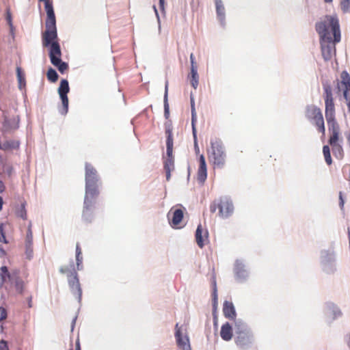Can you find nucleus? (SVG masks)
Segmentation results:
<instances>
[{
  "mask_svg": "<svg viewBox=\"0 0 350 350\" xmlns=\"http://www.w3.org/2000/svg\"><path fill=\"white\" fill-rule=\"evenodd\" d=\"M190 62H191V68H192L193 66H196L195 65V57H194V55L193 53H191L190 55Z\"/></svg>",
  "mask_w": 350,
  "mask_h": 350,
  "instance_id": "5fc2aeb1",
  "label": "nucleus"
},
{
  "mask_svg": "<svg viewBox=\"0 0 350 350\" xmlns=\"http://www.w3.org/2000/svg\"><path fill=\"white\" fill-rule=\"evenodd\" d=\"M207 177L206 169H198L197 180L201 185H203Z\"/></svg>",
  "mask_w": 350,
  "mask_h": 350,
  "instance_id": "2f4dec72",
  "label": "nucleus"
},
{
  "mask_svg": "<svg viewBox=\"0 0 350 350\" xmlns=\"http://www.w3.org/2000/svg\"><path fill=\"white\" fill-rule=\"evenodd\" d=\"M80 255H81V247H80L79 243H77L76 245V256H80Z\"/></svg>",
  "mask_w": 350,
  "mask_h": 350,
  "instance_id": "6e6d98bb",
  "label": "nucleus"
},
{
  "mask_svg": "<svg viewBox=\"0 0 350 350\" xmlns=\"http://www.w3.org/2000/svg\"><path fill=\"white\" fill-rule=\"evenodd\" d=\"M7 317V311L3 308L0 307V321L5 319Z\"/></svg>",
  "mask_w": 350,
  "mask_h": 350,
  "instance_id": "49530a36",
  "label": "nucleus"
},
{
  "mask_svg": "<svg viewBox=\"0 0 350 350\" xmlns=\"http://www.w3.org/2000/svg\"><path fill=\"white\" fill-rule=\"evenodd\" d=\"M194 141V148H195V150L196 151V152H199V147H198V140L197 139H193Z\"/></svg>",
  "mask_w": 350,
  "mask_h": 350,
  "instance_id": "052dcab7",
  "label": "nucleus"
},
{
  "mask_svg": "<svg viewBox=\"0 0 350 350\" xmlns=\"http://www.w3.org/2000/svg\"><path fill=\"white\" fill-rule=\"evenodd\" d=\"M191 113H196V108H195V105H193L191 106Z\"/></svg>",
  "mask_w": 350,
  "mask_h": 350,
  "instance_id": "774afa93",
  "label": "nucleus"
},
{
  "mask_svg": "<svg viewBox=\"0 0 350 350\" xmlns=\"http://www.w3.org/2000/svg\"><path fill=\"white\" fill-rule=\"evenodd\" d=\"M165 0H159V7L162 11H164Z\"/></svg>",
  "mask_w": 350,
  "mask_h": 350,
  "instance_id": "bf43d9fd",
  "label": "nucleus"
},
{
  "mask_svg": "<svg viewBox=\"0 0 350 350\" xmlns=\"http://www.w3.org/2000/svg\"><path fill=\"white\" fill-rule=\"evenodd\" d=\"M223 312L226 318L232 319L236 317L235 309L232 302L228 301H224Z\"/></svg>",
  "mask_w": 350,
  "mask_h": 350,
  "instance_id": "a211bd4d",
  "label": "nucleus"
},
{
  "mask_svg": "<svg viewBox=\"0 0 350 350\" xmlns=\"http://www.w3.org/2000/svg\"><path fill=\"white\" fill-rule=\"evenodd\" d=\"M164 116L165 119L170 117V107L168 103V81L165 82V92L163 96Z\"/></svg>",
  "mask_w": 350,
  "mask_h": 350,
  "instance_id": "412c9836",
  "label": "nucleus"
},
{
  "mask_svg": "<svg viewBox=\"0 0 350 350\" xmlns=\"http://www.w3.org/2000/svg\"><path fill=\"white\" fill-rule=\"evenodd\" d=\"M18 116L13 117L5 120V126L10 130H16L19 127Z\"/></svg>",
  "mask_w": 350,
  "mask_h": 350,
  "instance_id": "5701e85b",
  "label": "nucleus"
},
{
  "mask_svg": "<svg viewBox=\"0 0 350 350\" xmlns=\"http://www.w3.org/2000/svg\"><path fill=\"white\" fill-rule=\"evenodd\" d=\"M42 45L45 47L50 46L49 57L51 62L57 67L62 62L61 48L57 40H51L48 44H46L44 40H42Z\"/></svg>",
  "mask_w": 350,
  "mask_h": 350,
  "instance_id": "1a4fd4ad",
  "label": "nucleus"
},
{
  "mask_svg": "<svg viewBox=\"0 0 350 350\" xmlns=\"http://www.w3.org/2000/svg\"><path fill=\"white\" fill-rule=\"evenodd\" d=\"M75 350H81L80 342L79 340L76 341Z\"/></svg>",
  "mask_w": 350,
  "mask_h": 350,
  "instance_id": "e2e57ef3",
  "label": "nucleus"
},
{
  "mask_svg": "<svg viewBox=\"0 0 350 350\" xmlns=\"http://www.w3.org/2000/svg\"><path fill=\"white\" fill-rule=\"evenodd\" d=\"M10 281L14 284L16 290L18 293H23L24 282L19 277L17 276L16 274H13V278L10 279Z\"/></svg>",
  "mask_w": 350,
  "mask_h": 350,
  "instance_id": "b1692460",
  "label": "nucleus"
},
{
  "mask_svg": "<svg viewBox=\"0 0 350 350\" xmlns=\"http://www.w3.org/2000/svg\"><path fill=\"white\" fill-rule=\"evenodd\" d=\"M0 272L2 275H5V280H6V278H8L10 280L13 278V274L11 275L9 273L8 267L5 266L1 267Z\"/></svg>",
  "mask_w": 350,
  "mask_h": 350,
  "instance_id": "4c0bfd02",
  "label": "nucleus"
},
{
  "mask_svg": "<svg viewBox=\"0 0 350 350\" xmlns=\"http://www.w3.org/2000/svg\"><path fill=\"white\" fill-rule=\"evenodd\" d=\"M94 204V203L89 207L88 210L85 209V205L83 206V219L90 222L92 219V206Z\"/></svg>",
  "mask_w": 350,
  "mask_h": 350,
  "instance_id": "f704fd0d",
  "label": "nucleus"
},
{
  "mask_svg": "<svg viewBox=\"0 0 350 350\" xmlns=\"http://www.w3.org/2000/svg\"><path fill=\"white\" fill-rule=\"evenodd\" d=\"M323 152L325 157V162L327 165H331L332 163L330 150L328 146L325 145L323 147Z\"/></svg>",
  "mask_w": 350,
  "mask_h": 350,
  "instance_id": "473e14b6",
  "label": "nucleus"
},
{
  "mask_svg": "<svg viewBox=\"0 0 350 350\" xmlns=\"http://www.w3.org/2000/svg\"><path fill=\"white\" fill-rule=\"evenodd\" d=\"M218 207V205H216L215 204H213L210 206V211L211 213H215L217 210V208Z\"/></svg>",
  "mask_w": 350,
  "mask_h": 350,
  "instance_id": "4d7b16f0",
  "label": "nucleus"
},
{
  "mask_svg": "<svg viewBox=\"0 0 350 350\" xmlns=\"http://www.w3.org/2000/svg\"><path fill=\"white\" fill-rule=\"evenodd\" d=\"M57 69L61 73H63L66 70L68 69V65L64 62H62L57 66Z\"/></svg>",
  "mask_w": 350,
  "mask_h": 350,
  "instance_id": "a19ab883",
  "label": "nucleus"
},
{
  "mask_svg": "<svg viewBox=\"0 0 350 350\" xmlns=\"http://www.w3.org/2000/svg\"><path fill=\"white\" fill-rule=\"evenodd\" d=\"M343 88H344V86L341 85V82L339 81L338 80H337L336 85L337 94H339L343 90Z\"/></svg>",
  "mask_w": 350,
  "mask_h": 350,
  "instance_id": "8fccbe9b",
  "label": "nucleus"
},
{
  "mask_svg": "<svg viewBox=\"0 0 350 350\" xmlns=\"http://www.w3.org/2000/svg\"><path fill=\"white\" fill-rule=\"evenodd\" d=\"M47 18L46 20V30L42 33V40L45 44H49L51 40H57L56 19L52 2H46L44 7Z\"/></svg>",
  "mask_w": 350,
  "mask_h": 350,
  "instance_id": "20e7f679",
  "label": "nucleus"
},
{
  "mask_svg": "<svg viewBox=\"0 0 350 350\" xmlns=\"http://www.w3.org/2000/svg\"><path fill=\"white\" fill-rule=\"evenodd\" d=\"M315 29L319 35L323 57L329 61L336 53L335 44L340 41L339 20L336 15H326L324 20L316 23Z\"/></svg>",
  "mask_w": 350,
  "mask_h": 350,
  "instance_id": "f257e3e1",
  "label": "nucleus"
},
{
  "mask_svg": "<svg viewBox=\"0 0 350 350\" xmlns=\"http://www.w3.org/2000/svg\"><path fill=\"white\" fill-rule=\"evenodd\" d=\"M183 218V212L181 209H176L173 212V217L172 219V224L176 226L180 224Z\"/></svg>",
  "mask_w": 350,
  "mask_h": 350,
  "instance_id": "bb28decb",
  "label": "nucleus"
},
{
  "mask_svg": "<svg viewBox=\"0 0 350 350\" xmlns=\"http://www.w3.org/2000/svg\"><path fill=\"white\" fill-rule=\"evenodd\" d=\"M220 336L225 341H229L232 337V326L229 323H226L221 327Z\"/></svg>",
  "mask_w": 350,
  "mask_h": 350,
  "instance_id": "6ab92c4d",
  "label": "nucleus"
},
{
  "mask_svg": "<svg viewBox=\"0 0 350 350\" xmlns=\"http://www.w3.org/2000/svg\"><path fill=\"white\" fill-rule=\"evenodd\" d=\"M33 236L30 226L29 227L25 240V253L27 258L31 259L33 256Z\"/></svg>",
  "mask_w": 350,
  "mask_h": 350,
  "instance_id": "f3484780",
  "label": "nucleus"
},
{
  "mask_svg": "<svg viewBox=\"0 0 350 350\" xmlns=\"http://www.w3.org/2000/svg\"><path fill=\"white\" fill-rule=\"evenodd\" d=\"M192 126V133H193V139H197V131H196V125H193V126Z\"/></svg>",
  "mask_w": 350,
  "mask_h": 350,
  "instance_id": "13d9d810",
  "label": "nucleus"
},
{
  "mask_svg": "<svg viewBox=\"0 0 350 350\" xmlns=\"http://www.w3.org/2000/svg\"><path fill=\"white\" fill-rule=\"evenodd\" d=\"M306 117L314 124L319 132L325 135V129L324 120L321 109L313 105H307L306 107Z\"/></svg>",
  "mask_w": 350,
  "mask_h": 350,
  "instance_id": "0eeeda50",
  "label": "nucleus"
},
{
  "mask_svg": "<svg viewBox=\"0 0 350 350\" xmlns=\"http://www.w3.org/2000/svg\"><path fill=\"white\" fill-rule=\"evenodd\" d=\"M332 136L330 137L329 139V143L331 146H335L336 144H338L336 142L338 139V135H339V133H332Z\"/></svg>",
  "mask_w": 350,
  "mask_h": 350,
  "instance_id": "e433bc0d",
  "label": "nucleus"
},
{
  "mask_svg": "<svg viewBox=\"0 0 350 350\" xmlns=\"http://www.w3.org/2000/svg\"><path fill=\"white\" fill-rule=\"evenodd\" d=\"M153 8H154L156 16L157 18L158 23H159V24H160V18H159V14H158V12H157V10L155 5L153 6Z\"/></svg>",
  "mask_w": 350,
  "mask_h": 350,
  "instance_id": "680f3d73",
  "label": "nucleus"
},
{
  "mask_svg": "<svg viewBox=\"0 0 350 350\" xmlns=\"http://www.w3.org/2000/svg\"><path fill=\"white\" fill-rule=\"evenodd\" d=\"M76 319H77V317H75L73 319L72 321V325H71V329H72V330H73V329H74V327H75V324Z\"/></svg>",
  "mask_w": 350,
  "mask_h": 350,
  "instance_id": "338daca9",
  "label": "nucleus"
},
{
  "mask_svg": "<svg viewBox=\"0 0 350 350\" xmlns=\"http://www.w3.org/2000/svg\"><path fill=\"white\" fill-rule=\"evenodd\" d=\"M0 236H2L3 239V243H7L8 241L6 240L5 234L3 232V228L2 224H0Z\"/></svg>",
  "mask_w": 350,
  "mask_h": 350,
  "instance_id": "3c124183",
  "label": "nucleus"
},
{
  "mask_svg": "<svg viewBox=\"0 0 350 350\" xmlns=\"http://www.w3.org/2000/svg\"><path fill=\"white\" fill-rule=\"evenodd\" d=\"M17 214H18V215L19 217H21L23 219H26L27 213H26V210L25 208V204H21V206L20 209L18 210V211H17Z\"/></svg>",
  "mask_w": 350,
  "mask_h": 350,
  "instance_id": "ea45409f",
  "label": "nucleus"
},
{
  "mask_svg": "<svg viewBox=\"0 0 350 350\" xmlns=\"http://www.w3.org/2000/svg\"><path fill=\"white\" fill-rule=\"evenodd\" d=\"M77 267L78 270L81 269V264L83 261V257L81 255L76 256Z\"/></svg>",
  "mask_w": 350,
  "mask_h": 350,
  "instance_id": "a18cd8bd",
  "label": "nucleus"
},
{
  "mask_svg": "<svg viewBox=\"0 0 350 350\" xmlns=\"http://www.w3.org/2000/svg\"><path fill=\"white\" fill-rule=\"evenodd\" d=\"M325 118L332 119V117H335V107L333 102H325Z\"/></svg>",
  "mask_w": 350,
  "mask_h": 350,
  "instance_id": "a878e982",
  "label": "nucleus"
},
{
  "mask_svg": "<svg viewBox=\"0 0 350 350\" xmlns=\"http://www.w3.org/2000/svg\"><path fill=\"white\" fill-rule=\"evenodd\" d=\"M5 255V252L3 248L0 245V257H2Z\"/></svg>",
  "mask_w": 350,
  "mask_h": 350,
  "instance_id": "0e129e2a",
  "label": "nucleus"
},
{
  "mask_svg": "<svg viewBox=\"0 0 350 350\" xmlns=\"http://www.w3.org/2000/svg\"><path fill=\"white\" fill-rule=\"evenodd\" d=\"M59 271L62 274L66 273L68 278H70V277L72 276V275L74 274V271H71L67 267H61L60 269H59Z\"/></svg>",
  "mask_w": 350,
  "mask_h": 350,
  "instance_id": "58836bf2",
  "label": "nucleus"
},
{
  "mask_svg": "<svg viewBox=\"0 0 350 350\" xmlns=\"http://www.w3.org/2000/svg\"><path fill=\"white\" fill-rule=\"evenodd\" d=\"M213 306H215L217 303V288H216V282H214V288H213Z\"/></svg>",
  "mask_w": 350,
  "mask_h": 350,
  "instance_id": "79ce46f5",
  "label": "nucleus"
},
{
  "mask_svg": "<svg viewBox=\"0 0 350 350\" xmlns=\"http://www.w3.org/2000/svg\"><path fill=\"white\" fill-rule=\"evenodd\" d=\"M208 158L215 165L222 167L224 165L226 153L222 142L219 139L215 138L211 140Z\"/></svg>",
  "mask_w": 350,
  "mask_h": 350,
  "instance_id": "423d86ee",
  "label": "nucleus"
},
{
  "mask_svg": "<svg viewBox=\"0 0 350 350\" xmlns=\"http://www.w3.org/2000/svg\"><path fill=\"white\" fill-rule=\"evenodd\" d=\"M339 200H340L339 205H340L341 209H342L343 206H344L345 202H344V200L342 198V194L341 191H340V193H339Z\"/></svg>",
  "mask_w": 350,
  "mask_h": 350,
  "instance_id": "864d4df0",
  "label": "nucleus"
},
{
  "mask_svg": "<svg viewBox=\"0 0 350 350\" xmlns=\"http://www.w3.org/2000/svg\"><path fill=\"white\" fill-rule=\"evenodd\" d=\"M5 187L1 180H0V193H2L4 191Z\"/></svg>",
  "mask_w": 350,
  "mask_h": 350,
  "instance_id": "69168bd1",
  "label": "nucleus"
},
{
  "mask_svg": "<svg viewBox=\"0 0 350 350\" xmlns=\"http://www.w3.org/2000/svg\"><path fill=\"white\" fill-rule=\"evenodd\" d=\"M16 77L17 81L18 83V88L21 90H23L25 88L26 86V81H25V75L22 70L21 67L16 68Z\"/></svg>",
  "mask_w": 350,
  "mask_h": 350,
  "instance_id": "4be33fe9",
  "label": "nucleus"
},
{
  "mask_svg": "<svg viewBox=\"0 0 350 350\" xmlns=\"http://www.w3.org/2000/svg\"><path fill=\"white\" fill-rule=\"evenodd\" d=\"M198 169H206L205 158L203 154L200 157V166Z\"/></svg>",
  "mask_w": 350,
  "mask_h": 350,
  "instance_id": "c03bdc74",
  "label": "nucleus"
},
{
  "mask_svg": "<svg viewBox=\"0 0 350 350\" xmlns=\"http://www.w3.org/2000/svg\"><path fill=\"white\" fill-rule=\"evenodd\" d=\"M68 284L74 294H77L79 301H81L82 291L80 286L79 281L77 277V273L74 271L72 276L68 278Z\"/></svg>",
  "mask_w": 350,
  "mask_h": 350,
  "instance_id": "ddd939ff",
  "label": "nucleus"
},
{
  "mask_svg": "<svg viewBox=\"0 0 350 350\" xmlns=\"http://www.w3.org/2000/svg\"><path fill=\"white\" fill-rule=\"evenodd\" d=\"M177 346L182 350H191L189 338L186 327L179 326L178 323L175 325V334Z\"/></svg>",
  "mask_w": 350,
  "mask_h": 350,
  "instance_id": "6e6552de",
  "label": "nucleus"
},
{
  "mask_svg": "<svg viewBox=\"0 0 350 350\" xmlns=\"http://www.w3.org/2000/svg\"><path fill=\"white\" fill-rule=\"evenodd\" d=\"M69 90L68 81L66 79H62L58 88V93L62 103V107L59 109V111L62 115H66L68 111V98L67 94Z\"/></svg>",
  "mask_w": 350,
  "mask_h": 350,
  "instance_id": "9d476101",
  "label": "nucleus"
},
{
  "mask_svg": "<svg viewBox=\"0 0 350 350\" xmlns=\"http://www.w3.org/2000/svg\"><path fill=\"white\" fill-rule=\"evenodd\" d=\"M218 208L219 209V216L223 218L228 217L233 213L234 210L232 201L227 197H223L220 199Z\"/></svg>",
  "mask_w": 350,
  "mask_h": 350,
  "instance_id": "f8f14e48",
  "label": "nucleus"
},
{
  "mask_svg": "<svg viewBox=\"0 0 350 350\" xmlns=\"http://www.w3.org/2000/svg\"><path fill=\"white\" fill-rule=\"evenodd\" d=\"M329 131L332 133H339L340 129L338 124L337 123L335 117H332V119L326 118Z\"/></svg>",
  "mask_w": 350,
  "mask_h": 350,
  "instance_id": "cd10ccee",
  "label": "nucleus"
},
{
  "mask_svg": "<svg viewBox=\"0 0 350 350\" xmlns=\"http://www.w3.org/2000/svg\"><path fill=\"white\" fill-rule=\"evenodd\" d=\"M166 139V154L167 158L164 159L163 167L166 174V180L169 181L171 178V172L174 170V159L173 152V136L171 124H165Z\"/></svg>",
  "mask_w": 350,
  "mask_h": 350,
  "instance_id": "39448f33",
  "label": "nucleus"
},
{
  "mask_svg": "<svg viewBox=\"0 0 350 350\" xmlns=\"http://www.w3.org/2000/svg\"><path fill=\"white\" fill-rule=\"evenodd\" d=\"M340 78L341 85L344 86L342 90L344 98L349 100L350 99L348 94V92L350 91V76L347 71L344 70L341 72Z\"/></svg>",
  "mask_w": 350,
  "mask_h": 350,
  "instance_id": "4468645a",
  "label": "nucleus"
},
{
  "mask_svg": "<svg viewBox=\"0 0 350 350\" xmlns=\"http://www.w3.org/2000/svg\"><path fill=\"white\" fill-rule=\"evenodd\" d=\"M98 177L96 170L94 167L85 163V209L87 211L89 207L95 203L94 199L98 196Z\"/></svg>",
  "mask_w": 350,
  "mask_h": 350,
  "instance_id": "f03ea898",
  "label": "nucleus"
},
{
  "mask_svg": "<svg viewBox=\"0 0 350 350\" xmlns=\"http://www.w3.org/2000/svg\"><path fill=\"white\" fill-rule=\"evenodd\" d=\"M323 90H324V98L325 102H333V95H332V89L331 85L327 83H324L323 84Z\"/></svg>",
  "mask_w": 350,
  "mask_h": 350,
  "instance_id": "393cba45",
  "label": "nucleus"
},
{
  "mask_svg": "<svg viewBox=\"0 0 350 350\" xmlns=\"http://www.w3.org/2000/svg\"><path fill=\"white\" fill-rule=\"evenodd\" d=\"M234 341L241 349H245L253 342V335L247 325L241 320L235 321L234 323Z\"/></svg>",
  "mask_w": 350,
  "mask_h": 350,
  "instance_id": "7ed1b4c3",
  "label": "nucleus"
},
{
  "mask_svg": "<svg viewBox=\"0 0 350 350\" xmlns=\"http://www.w3.org/2000/svg\"><path fill=\"white\" fill-rule=\"evenodd\" d=\"M6 19H7V21H8L9 25H10V30L12 32V31H13V25H12V23L11 14L9 12H7Z\"/></svg>",
  "mask_w": 350,
  "mask_h": 350,
  "instance_id": "de8ad7c7",
  "label": "nucleus"
},
{
  "mask_svg": "<svg viewBox=\"0 0 350 350\" xmlns=\"http://www.w3.org/2000/svg\"><path fill=\"white\" fill-rule=\"evenodd\" d=\"M342 312L338 307L334 304H328L326 308V316L328 319L334 320L341 317Z\"/></svg>",
  "mask_w": 350,
  "mask_h": 350,
  "instance_id": "dca6fc26",
  "label": "nucleus"
},
{
  "mask_svg": "<svg viewBox=\"0 0 350 350\" xmlns=\"http://www.w3.org/2000/svg\"><path fill=\"white\" fill-rule=\"evenodd\" d=\"M235 277L239 282L244 281L248 276L247 271L245 269V266L243 263L237 260L234 265Z\"/></svg>",
  "mask_w": 350,
  "mask_h": 350,
  "instance_id": "2eb2a0df",
  "label": "nucleus"
},
{
  "mask_svg": "<svg viewBox=\"0 0 350 350\" xmlns=\"http://www.w3.org/2000/svg\"><path fill=\"white\" fill-rule=\"evenodd\" d=\"M196 121H197L196 113H191V126L196 125Z\"/></svg>",
  "mask_w": 350,
  "mask_h": 350,
  "instance_id": "603ef678",
  "label": "nucleus"
},
{
  "mask_svg": "<svg viewBox=\"0 0 350 350\" xmlns=\"http://www.w3.org/2000/svg\"><path fill=\"white\" fill-rule=\"evenodd\" d=\"M202 234V227H201V225H199L198 226V228L196 229V243H197L198 245L200 248H202L203 246L204 245Z\"/></svg>",
  "mask_w": 350,
  "mask_h": 350,
  "instance_id": "c756f323",
  "label": "nucleus"
},
{
  "mask_svg": "<svg viewBox=\"0 0 350 350\" xmlns=\"http://www.w3.org/2000/svg\"><path fill=\"white\" fill-rule=\"evenodd\" d=\"M19 142L16 140H8L3 144L2 148L5 150L16 149L19 147Z\"/></svg>",
  "mask_w": 350,
  "mask_h": 350,
  "instance_id": "7c9ffc66",
  "label": "nucleus"
},
{
  "mask_svg": "<svg viewBox=\"0 0 350 350\" xmlns=\"http://www.w3.org/2000/svg\"><path fill=\"white\" fill-rule=\"evenodd\" d=\"M340 5L344 13L350 12V0H340Z\"/></svg>",
  "mask_w": 350,
  "mask_h": 350,
  "instance_id": "c9c22d12",
  "label": "nucleus"
},
{
  "mask_svg": "<svg viewBox=\"0 0 350 350\" xmlns=\"http://www.w3.org/2000/svg\"><path fill=\"white\" fill-rule=\"evenodd\" d=\"M335 256L332 251H322L321 254V262L323 270L329 273L334 271Z\"/></svg>",
  "mask_w": 350,
  "mask_h": 350,
  "instance_id": "9b49d317",
  "label": "nucleus"
},
{
  "mask_svg": "<svg viewBox=\"0 0 350 350\" xmlns=\"http://www.w3.org/2000/svg\"><path fill=\"white\" fill-rule=\"evenodd\" d=\"M47 78L51 82H55L58 79V74L55 69L50 68L47 71Z\"/></svg>",
  "mask_w": 350,
  "mask_h": 350,
  "instance_id": "72a5a7b5",
  "label": "nucleus"
},
{
  "mask_svg": "<svg viewBox=\"0 0 350 350\" xmlns=\"http://www.w3.org/2000/svg\"><path fill=\"white\" fill-rule=\"evenodd\" d=\"M216 12L219 21L223 25L225 21V8L221 0H215Z\"/></svg>",
  "mask_w": 350,
  "mask_h": 350,
  "instance_id": "aec40b11",
  "label": "nucleus"
},
{
  "mask_svg": "<svg viewBox=\"0 0 350 350\" xmlns=\"http://www.w3.org/2000/svg\"><path fill=\"white\" fill-rule=\"evenodd\" d=\"M191 83L194 89H196L198 85V74L197 70V66H193L191 68Z\"/></svg>",
  "mask_w": 350,
  "mask_h": 350,
  "instance_id": "c85d7f7f",
  "label": "nucleus"
},
{
  "mask_svg": "<svg viewBox=\"0 0 350 350\" xmlns=\"http://www.w3.org/2000/svg\"><path fill=\"white\" fill-rule=\"evenodd\" d=\"M0 350H9L7 342L3 340H0Z\"/></svg>",
  "mask_w": 350,
  "mask_h": 350,
  "instance_id": "09e8293b",
  "label": "nucleus"
},
{
  "mask_svg": "<svg viewBox=\"0 0 350 350\" xmlns=\"http://www.w3.org/2000/svg\"><path fill=\"white\" fill-rule=\"evenodd\" d=\"M333 151L334 152V153L336 154H338L340 157H342V148L341 147V146H340L339 144H336L335 146H333Z\"/></svg>",
  "mask_w": 350,
  "mask_h": 350,
  "instance_id": "37998d69",
  "label": "nucleus"
}]
</instances>
